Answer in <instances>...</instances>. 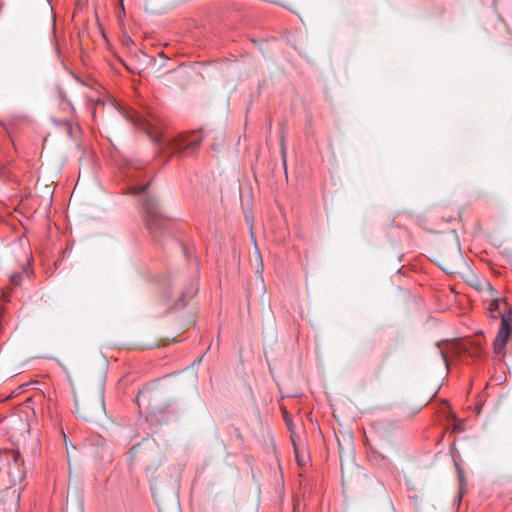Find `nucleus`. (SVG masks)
I'll list each match as a JSON object with an SVG mask.
<instances>
[{
	"label": "nucleus",
	"mask_w": 512,
	"mask_h": 512,
	"mask_svg": "<svg viewBox=\"0 0 512 512\" xmlns=\"http://www.w3.org/2000/svg\"><path fill=\"white\" fill-rule=\"evenodd\" d=\"M126 118L136 128L143 130L163 154L191 155L200 147L203 140V135L199 131L169 136L165 132L162 120L155 116L146 118L137 112H133L127 113Z\"/></svg>",
	"instance_id": "nucleus-1"
},
{
	"label": "nucleus",
	"mask_w": 512,
	"mask_h": 512,
	"mask_svg": "<svg viewBox=\"0 0 512 512\" xmlns=\"http://www.w3.org/2000/svg\"><path fill=\"white\" fill-rule=\"evenodd\" d=\"M145 226L150 236L160 245H164L171 237V222L166 219L159 210V204L155 197L147 195L142 201Z\"/></svg>",
	"instance_id": "nucleus-2"
},
{
	"label": "nucleus",
	"mask_w": 512,
	"mask_h": 512,
	"mask_svg": "<svg viewBox=\"0 0 512 512\" xmlns=\"http://www.w3.org/2000/svg\"><path fill=\"white\" fill-rule=\"evenodd\" d=\"M198 292L197 283H192L187 290L175 291L172 286L165 288L162 299L167 310H178L186 306L187 299L192 298Z\"/></svg>",
	"instance_id": "nucleus-3"
},
{
	"label": "nucleus",
	"mask_w": 512,
	"mask_h": 512,
	"mask_svg": "<svg viewBox=\"0 0 512 512\" xmlns=\"http://www.w3.org/2000/svg\"><path fill=\"white\" fill-rule=\"evenodd\" d=\"M124 177L129 181L128 193L139 195L144 193L149 187L150 182L140 183L139 181L145 176L142 171L141 163L128 162L123 170Z\"/></svg>",
	"instance_id": "nucleus-4"
},
{
	"label": "nucleus",
	"mask_w": 512,
	"mask_h": 512,
	"mask_svg": "<svg viewBox=\"0 0 512 512\" xmlns=\"http://www.w3.org/2000/svg\"><path fill=\"white\" fill-rule=\"evenodd\" d=\"M512 333L511 321L505 315H501V324L493 342L495 354H502Z\"/></svg>",
	"instance_id": "nucleus-5"
},
{
	"label": "nucleus",
	"mask_w": 512,
	"mask_h": 512,
	"mask_svg": "<svg viewBox=\"0 0 512 512\" xmlns=\"http://www.w3.org/2000/svg\"><path fill=\"white\" fill-rule=\"evenodd\" d=\"M436 346L438 348V351H439V354H440L442 360L447 364L448 363V352H449V349L453 346V344L450 343L449 341H444V342H437Z\"/></svg>",
	"instance_id": "nucleus-6"
},
{
	"label": "nucleus",
	"mask_w": 512,
	"mask_h": 512,
	"mask_svg": "<svg viewBox=\"0 0 512 512\" xmlns=\"http://www.w3.org/2000/svg\"><path fill=\"white\" fill-rule=\"evenodd\" d=\"M24 272H16L9 278L10 284L13 286H20L23 280Z\"/></svg>",
	"instance_id": "nucleus-7"
},
{
	"label": "nucleus",
	"mask_w": 512,
	"mask_h": 512,
	"mask_svg": "<svg viewBox=\"0 0 512 512\" xmlns=\"http://www.w3.org/2000/svg\"><path fill=\"white\" fill-rule=\"evenodd\" d=\"M53 123L56 125V126H63L66 130H67V133L71 136L72 135V124L70 121L68 120H59V119H52Z\"/></svg>",
	"instance_id": "nucleus-8"
},
{
	"label": "nucleus",
	"mask_w": 512,
	"mask_h": 512,
	"mask_svg": "<svg viewBox=\"0 0 512 512\" xmlns=\"http://www.w3.org/2000/svg\"><path fill=\"white\" fill-rule=\"evenodd\" d=\"M490 312H491V316L493 318H496V312H498V314L501 316L503 315L499 310V301L498 300H493L490 304V308H489Z\"/></svg>",
	"instance_id": "nucleus-9"
},
{
	"label": "nucleus",
	"mask_w": 512,
	"mask_h": 512,
	"mask_svg": "<svg viewBox=\"0 0 512 512\" xmlns=\"http://www.w3.org/2000/svg\"><path fill=\"white\" fill-rule=\"evenodd\" d=\"M281 155L283 159V165L286 168V146L283 140L281 141Z\"/></svg>",
	"instance_id": "nucleus-10"
},
{
	"label": "nucleus",
	"mask_w": 512,
	"mask_h": 512,
	"mask_svg": "<svg viewBox=\"0 0 512 512\" xmlns=\"http://www.w3.org/2000/svg\"><path fill=\"white\" fill-rule=\"evenodd\" d=\"M148 389H143V390H140L138 395H137V403H139L140 401V398H145L146 397V394L148 393Z\"/></svg>",
	"instance_id": "nucleus-11"
},
{
	"label": "nucleus",
	"mask_w": 512,
	"mask_h": 512,
	"mask_svg": "<svg viewBox=\"0 0 512 512\" xmlns=\"http://www.w3.org/2000/svg\"><path fill=\"white\" fill-rule=\"evenodd\" d=\"M292 442H293V445H294V452H295V456H296V458H298L299 453H298V449H297V447H296V445H295V441H294V439H293V438H292Z\"/></svg>",
	"instance_id": "nucleus-12"
},
{
	"label": "nucleus",
	"mask_w": 512,
	"mask_h": 512,
	"mask_svg": "<svg viewBox=\"0 0 512 512\" xmlns=\"http://www.w3.org/2000/svg\"><path fill=\"white\" fill-rule=\"evenodd\" d=\"M459 481H460V484L462 485V483H463V472L462 471H459Z\"/></svg>",
	"instance_id": "nucleus-13"
},
{
	"label": "nucleus",
	"mask_w": 512,
	"mask_h": 512,
	"mask_svg": "<svg viewBox=\"0 0 512 512\" xmlns=\"http://www.w3.org/2000/svg\"><path fill=\"white\" fill-rule=\"evenodd\" d=\"M296 459H297L298 464H299V465H302V458H300V457L298 456V458H296Z\"/></svg>",
	"instance_id": "nucleus-14"
}]
</instances>
